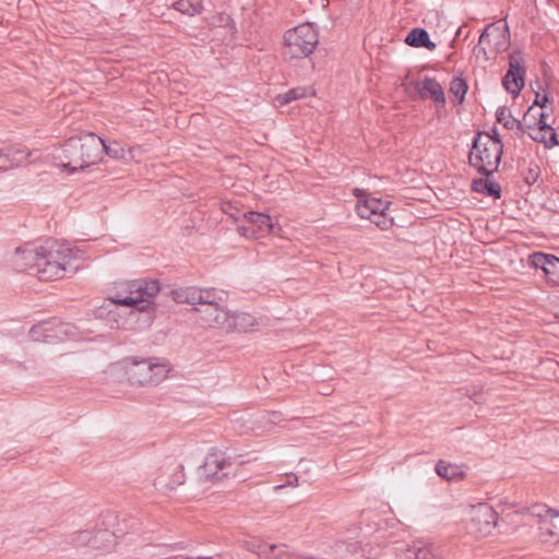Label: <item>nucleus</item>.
I'll return each instance as SVG.
<instances>
[{"label": "nucleus", "mask_w": 559, "mask_h": 559, "mask_svg": "<svg viewBox=\"0 0 559 559\" xmlns=\"http://www.w3.org/2000/svg\"><path fill=\"white\" fill-rule=\"evenodd\" d=\"M283 55L289 59L309 57L319 44V34L313 23H302L284 33Z\"/></svg>", "instance_id": "7"}, {"label": "nucleus", "mask_w": 559, "mask_h": 559, "mask_svg": "<svg viewBox=\"0 0 559 559\" xmlns=\"http://www.w3.org/2000/svg\"><path fill=\"white\" fill-rule=\"evenodd\" d=\"M484 140H489L492 148L496 150L498 155V162H501L502 153H503V144L501 140V135L497 129H492L491 132L485 131Z\"/></svg>", "instance_id": "36"}, {"label": "nucleus", "mask_w": 559, "mask_h": 559, "mask_svg": "<svg viewBox=\"0 0 559 559\" xmlns=\"http://www.w3.org/2000/svg\"><path fill=\"white\" fill-rule=\"evenodd\" d=\"M549 103H550V97L548 94L540 95V93H536V96H535V99H534V103L532 106H533V108L535 106L545 108Z\"/></svg>", "instance_id": "42"}, {"label": "nucleus", "mask_w": 559, "mask_h": 559, "mask_svg": "<svg viewBox=\"0 0 559 559\" xmlns=\"http://www.w3.org/2000/svg\"><path fill=\"white\" fill-rule=\"evenodd\" d=\"M418 92L423 97L430 96L436 104H445V95L439 82L431 76H425L418 86Z\"/></svg>", "instance_id": "23"}, {"label": "nucleus", "mask_w": 559, "mask_h": 559, "mask_svg": "<svg viewBox=\"0 0 559 559\" xmlns=\"http://www.w3.org/2000/svg\"><path fill=\"white\" fill-rule=\"evenodd\" d=\"M115 532L109 528L92 530L90 548L108 551L116 544Z\"/></svg>", "instance_id": "22"}, {"label": "nucleus", "mask_w": 559, "mask_h": 559, "mask_svg": "<svg viewBox=\"0 0 559 559\" xmlns=\"http://www.w3.org/2000/svg\"><path fill=\"white\" fill-rule=\"evenodd\" d=\"M237 229L240 233V235H242L246 238H254V239L260 238V235H258L257 230L250 224L238 225Z\"/></svg>", "instance_id": "40"}, {"label": "nucleus", "mask_w": 559, "mask_h": 559, "mask_svg": "<svg viewBox=\"0 0 559 559\" xmlns=\"http://www.w3.org/2000/svg\"><path fill=\"white\" fill-rule=\"evenodd\" d=\"M72 250L63 247L55 239H47L39 246V262L36 274L40 281H51L66 276L71 266Z\"/></svg>", "instance_id": "4"}, {"label": "nucleus", "mask_w": 559, "mask_h": 559, "mask_svg": "<svg viewBox=\"0 0 559 559\" xmlns=\"http://www.w3.org/2000/svg\"><path fill=\"white\" fill-rule=\"evenodd\" d=\"M174 8L182 14L194 16L200 14L203 5L200 2L192 3L190 0H179L174 3Z\"/></svg>", "instance_id": "34"}, {"label": "nucleus", "mask_w": 559, "mask_h": 559, "mask_svg": "<svg viewBox=\"0 0 559 559\" xmlns=\"http://www.w3.org/2000/svg\"><path fill=\"white\" fill-rule=\"evenodd\" d=\"M226 304L227 302L218 307L215 317L207 319V325L225 329L226 331L236 330L247 332V330L253 325L254 318L245 312H230L227 310Z\"/></svg>", "instance_id": "14"}, {"label": "nucleus", "mask_w": 559, "mask_h": 559, "mask_svg": "<svg viewBox=\"0 0 559 559\" xmlns=\"http://www.w3.org/2000/svg\"><path fill=\"white\" fill-rule=\"evenodd\" d=\"M185 481L183 465L175 460H167L158 468L153 485L156 490L168 493L183 485Z\"/></svg>", "instance_id": "13"}, {"label": "nucleus", "mask_w": 559, "mask_h": 559, "mask_svg": "<svg viewBox=\"0 0 559 559\" xmlns=\"http://www.w3.org/2000/svg\"><path fill=\"white\" fill-rule=\"evenodd\" d=\"M297 483H298V477H297L295 474H293V475H290V476H287V481H286V484H284V485H280V486H276V488H282V487H285V486H287V485H288V486H296V485H297Z\"/></svg>", "instance_id": "43"}, {"label": "nucleus", "mask_w": 559, "mask_h": 559, "mask_svg": "<svg viewBox=\"0 0 559 559\" xmlns=\"http://www.w3.org/2000/svg\"><path fill=\"white\" fill-rule=\"evenodd\" d=\"M461 35H462V29H461V27H460V28L456 31V33H455V38H454V39H452V43H451V46H452V47L454 46L455 39H456V38H459V36H461Z\"/></svg>", "instance_id": "44"}, {"label": "nucleus", "mask_w": 559, "mask_h": 559, "mask_svg": "<svg viewBox=\"0 0 559 559\" xmlns=\"http://www.w3.org/2000/svg\"><path fill=\"white\" fill-rule=\"evenodd\" d=\"M530 130L531 131H528V136L536 142L544 143V145L546 147L550 148V147L559 145L558 135L556 133V130H552V132L550 133L548 139L544 134V131H540V129H537L534 126Z\"/></svg>", "instance_id": "31"}, {"label": "nucleus", "mask_w": 559, "mask_h": 559, "mask_svg": "<svg viewBox=\"0 0 559 559\" xmlns=\"http://www.w3.org/2000/svg\"><path fill=\"white\" fill-rule=\"evenodd\" d=\"M496 118L500 124H502L507 129H516L519 130L520 134L523 135L526 133L527 129H532L533 126L528 124L530 118H536L533 115V106H530L526 110L525 115L523 116V120H519L516 118H513L508 109L507 106H500L497 109Z\"/></svg>", "instance_id": "17"}, {"label": "nucleus", "mask_w": 559, "mask_h": 559, "mask_svg": "<svg viewBox=\"0 0 559 559\" xmlns=\"http://www.w3.org/2000/svg\"><path fill=\"white\" fill-rule=\"evenodd\" d=\"M243 218L248 224L253 226L260 237L264 234L275 233V225L273 224L271 216L265 213L248 211L243 213Z\"/></svg>", "instance_id": "21"}, {"label": "nucleus", "mask_w": 559, "mask_h": 559, "mask_svg": "<svg viewBox=\"0 0 559 559\" xmlns=\"http://www.w3.org/2000/svg\"><path fill=\"white\" fill-rule=\"evenodd\" d=\"M46 326L47 325L45 324H40V322L38 324L33 325L28 332L29 338L34 342L56 344L57 336H47V334H45V331H47Z\"/></svg>", "instance_id": "33"}, {"label": "nucleus", "mask_w": 559, "mask_h": 559, "mask_svg": "<svg viewBox=\"0 0 559 559\" xmlns=\"http://www.w3.org/2000/svg\"><path fill=\"white\" fill-rule=\"evenodd\" d=\"M104 153L114 159L126 158V150L120 142L111 141L106 143V141L102 138L100 158L103 157Z\"/></svg>", "instance_id": "30"}, {"label": "nucleus", "mask_w": 559, "mask_h": 559, "mask_svg": "<svg viewBox=\"0 0 559 559\" xmlns=\"http://www.w3.org/2000/svg\"><path fill=\"white\" fill-rule=\"evenodd\" d=\"M156 358L127 357L121 362L126 381L131 385H157L169 371L165 364Z\"/></svg>", "instance_id": "6"}, {"label": "nucleus", "mask_w": 559, "mask_h": 559, "mask_svg": "<svg viewBox=\"0 0 559 559\" xmlns=\"http://www.w3.org/2000/svg\"><path fill=\"white\" fill-rule=\"evenodd\" d=\"M386 522L377 510L367 509L364 510L358 519L359 534L356 535V542L353 544V554L360 552L361 557L366 558H378L381 556L384 546L378 543V539H371L370 537L385 528Z\"/></svg>", "instance_id": "5"}, {"label": "nucleus", "mask_w": 559, "mask_h": 559, "mask_svg": "<svg viewBox=\"0 0 559 559\" xmlns=\"http://www.w3.org/2000/svg\"><path fill=\"white\" fill-rule=\"evenodd\" d=\"M404 43L412 47H424L430 51L436 49V43L430 39L429 33L421 27H416L408 32Z\"/></svg>", "instance_id": "25"}, {"label": "nucleus", "mask_w": 559, "mask_h": 559, "mask_svg": "<svg viewBox=\"0 0 559 559\" xmlns=\"http://www.w3.org/2000/svg\"><path fill=\"white\" fill-rule=\"evenodd\" d=\"M37 262H39V246L34 247L32 243L17 247L11 258L12 266L17 272L26 270L36 272Z\"/></svg>", "instance_id": "16"}, {"label": "nucleus", "mask_w": 559, "mask_h": 559, "mask_svg": "<svg viewBox=\"0 0 559 559\" xmlns=\"http://www.w3.org/2000/svg\"><path fill=\"white\" fill-rule=\"evenodd\" d=\"M311 95H314V90H312L311 87L297 86L288 90L285 93L276 95L274 100L280 107H283L290 104L294 100L301 99Z\"/></svg>", "instance_id": "27"}, {"label": "nucleus", "mask_w": 559, "mask_h": 559, "mask_svg": "<svg viewBox=\"0 0 559 559\" xmlns=\"http://www.w3.org/2000/svg\"><path fill=\"white\" fill-rule=\"evenodd\" d=\"M102 138L94 132H83L67 139L55 150L53 159L63 171L75 174L100 160Z\"/></svg>", "instance_id": "2"}, {"label": "nucleus", "mask_w": 559, "mask_h": 559, "mask_svg": "<svg viewBox=\"0 0 559 559\" xmlns=\"http://www.w3.org/2000/svg\"><path fill=\"white\" fill-rule=\"evenodd\" d=\"M489 28H490V26H487L485 29L481 31L480 36H479L478 45L475 48V51L478 50L479 53H484L485 55L486 60H488L489 57L487 56V51H486L485 48H483L481 44L489 36V33H488Z\"/></svg>", "instance_id": "41"}, {"label": "nucleus", "mask_w": 559, "mask_h": 559, "mask_svg": "<svg viewBox=\"0 0 559 559\" xmlns=\"http://www.w3.org/2000/svg\"><path fill=\"white\" fill-rule=\"evenodd\" d=\"M435 471L439 477L445 480H462L465 478V472L462 471V467L459 465H453V463L447 462L444 460H439L436 463Z\"/></svg>", "instance_id": "26"}, {"label": "nucleus", "mask_w": 559, "mask_h": 559, "mask_svg": "<svg viewBox=\"0 0 559 559\" xmlns=\"http://www.w3.org/2000/svg\"><path fill=\"white\" fill-rule=\"evenodd\" d=\"M92 540V530L79 531L72 534L71 543L76 546H87L90 547V542Z\"/></svg>", "instance_id": "37"}, {"label": "nucleus", "mask_w": 559, "mask_h": 559, "mask_svg": "<svg viewBox=\"0 0 559 559\" xmlns=\"http://www.w3.org/2000/svg\"><path fill=\"white\" fill-rule=\"evenodd\" d=\"M233 462L225 452L215 450L205 456L198 469L199 479L203 483H215L227 478L231 472Z\"/></svg>", "instance_id": "10"}, {"label": "nucleus", "mask_w": 559, "mask_h": 559, "mask_svg": "<svg viewBox=\"0 0 559 559\" xmlns=\"http://www.w3.org/2000/svg\"><path fill=\"white\" fill-rule=\"evenodd\" d=\"M450 92L456 97L457 103L462 104L468 92V84L462 76H454L450 84Z\"/></svg>", "instance_id": "32"}, {"label": "nucleus", "mask_w": 559, "mask_h": 559, "mask_svg": "<svg viewBox=\"0 0 559 559\" xmlns=\"http://www.w3.org/2000/svg\"><path fill=\"white\" fill-rule=\"evenodd\" d=\"M40 324L47 325V331H45L47 336H58L56 337V343L62 342L67 336L71 334L72 326L69 323L61 322L57 319L43 321Z\"/></svg>", "instance_id": "29"}, {"label": "nucleus", "mask_w": 559, "mask_h": 559, "mask_svg": "<svg viewBox=\"0 0 559 559\" xmlns=\"http://www.w3.org/2000/svg\"><path fill=\"white\" fill-rule=\"evenodd\" d=\"M100 524L104 526L103 528H109L115 532V536L124 535L128 533L129 528L135 530L136 523L135 520L131 519L130 524L127 523V520L123 519L122 522L119 520V515L115 511H106L100 514Z\"/></svg>", "instance_id": "20"}, {"label": "nucleus", "mask_w": 559, "mask_h": 559, "mask_svg": "<svg viewBox=\"0 0 559 559\" xmlns=\"http://www.w3.org/2000/svg\"><path fill=\"white\" fill-rule=\"evenodd\" d=\"M352 192L357 199L355 211L361 219L374 224L380 230H389L394 225L393 217L386 213L389 203L372 198L370 193L358 188Z\"/></svg>", "instance_id": "8"}, {"label": "nucleus", "mask_w": 559, "mask_h": 559, "mask_svg": "<svg viewBox=\"0 0 559 559\" xmlns=\"http://www.w3.org/2000/svg\"><path fill=\"white\" fill-rule=\"evenodd\" d=\"M498 522V513L486 502L472 506L467 528L471 534L486 536L491 534Z\"/></svg>", "instance_id": "12"}, {"label": "nucleus", "mask_w": 559, "mask_h": 559, "mask_svg": "<svg viewBox=\"0 0 559 559\" xmlns=\"http://www.w3.org/2000/svg\"><path fill=\"white\" fill-rule=\"evenodd\" d=\"M162 292V286L157 280L140 278L124 282L121 284V290L106 298L102 306L95 310L96 318L106 319L108 322H116L117 312L112 307H128L140 312L154 310V297Z\"/></svg>", "instance_id": "1"}, {"label": "nucleus", "mask_w": 559, "mask_h": 559, "mask_svg": "<svg viewBox=\"0 0 559 559\" xmlns=\"http://www.w3.org/2000/svg\"><path fill=\"white\" fill-rule=\"evenodd\" d=\"M472 191L488 195L495 200L501 199V185L491 180V177L473 179Z\"/></svg>", "instance_id": "24"}, {"label": "nucleus", "mask_w": 559, "mask_h": 559, "mask_svg": "<svg viewBox=\"0 0 559 559\" xmlns=\"http://www.w3.org/2000/svg\"><path fill=\"white\" fill-rule=\"evenodd\" d=\"M164 294L177 304H189L200 312V318L207 324V319L215 317L218 307L227 302V293L215 288L195 286L167 287Z\"/></svg>", "instance_id": "3"}, {"label": "nucleus", "mask_w": 559, "mask_h": 559, "mask_svg": "<svg viewBox=\"0 0 559 559\" xmlns=\"http://www.w3.org/2000/svg\"><path fill=\"white\" fill-rule=\"evenodd\" d=\"M533 115L536 117L535 119L534 118H530L528 119V124H534L535 128L539 129V131H550V134L552 132V130H555V128H552L551 126H549L547 123V117L548 115L545 114V112H539V114H534Z\"/></svg>", "instance_id": "38"}, {"label": "nucleus", "mask_w": 559, "mask_h": 559, "mask_svg": "<svg viewBox=\"0 0 559 559\" xmlns=\"http://www.w3.org/2000/svg\"><path fill=\"white\" fill-rule=\"evenodd\" d=\"M485 131H477L472 140V148L468 153L469 166L483 176H491L499 169L496 150L490 140H484Z\"/></svg>", "instance_id": "9"}, {"label": "nucleus", "mask_w": 559, "mask_h": 559, "mask_svg": "<svg viewBox=\"0 0 559 559\" xmlns=\"http://www.w3.org/2000/svg\"><path fill=\"white\" fill-rule=\"evenodd\" d=\"M523 180L528 185H533L538 181L540 178V167L539 164L535 162H530L526 169L522 170Z\"/></svg>", "instance_id": "35"}, {"label": "nucleus", "mask_w": 559, "mask_h": 559, "mask_svg": "<svg viewBox=\"0 0 559 559\" xmlns=\"http://www.w3.org/2000/svg\"><path fill=\"white\" fill-rule=\"evenodd\" d=\"M433 548L423 542H415L406 545L404 548L405 559H431L433 558Z\"/></svg>", "instance_id": "28"}, {"label": "nucleus", "mask_w": 559, "mask_h": 559, "mask_svg": "<svg viewBox=\"0 0 559 559\" xmlns=\"http://www.w3.org/2000/svg\"><path fill=\"white\" fill-rule=\"evenodd\" d=\"M536 508L539 510L536 514L539 516L540 535L559 540V512L546 509L544 506H537ZM533 512L535 513V510Z\"/></svg>", "instance_id": "18"}, {"label": "nucleus", "mask_w": 559, "mask_h": 559, "mask_svg": "<svg viewBox=\"0 0 559 559\" xmlns=\"http://www.w3.org/2000/svg\"><path fill=\"white\" fill-rule=\"evenodd\" d=\"M524 53L521 49L513 50L509 56V69L502 76L501 84L504 90L516 97L525 86L526 68Z\"/></svg>", "instance_id": "11"}, {"label": "nucleus", "mask_w": 559, "mask_h": 559, "mask_svg": "<svg viewBox=\"0 0 559 559\" xmlns=\"http://www.w3.org/2000/svg\"><path fill=\"white\" fill-rule=\"evenodd\" d=\"M31 156V152L25 147L9 145L0 148L1 168L8 170L13 167H19Z\"/></svg>", "instance_id": "19"}, {"label": "nucleus", "mask_w": 559, "mask_h": 559, "mask_svg": "<svg viewBox=\"0 0 559 559\" xmlns=\"http://www.w3.org/2000/svg\"><path fill=\"white\" fill-rule=\"evenodd\" d=\"M278 547L275 544L259 545L258 555L259 556H264V557H269V556H273V557H276V558L281 557L282 552H278V554L275 552V550Z\"/></svg>", "instance_id": "39"}, {"label": "nucleus", "mask_w": 559, "mask_h": 559, "mask_svg": "<svg viewBox=\"0 0 559 559\" xmlns=\"http://www.w3.org/2000/svg\"><path fill=\"white\" fill-rule=\"evenodd\" d=\"M528 264L535 269H540L550 285H559V258L557 255L534 252L528 257Z\"/></svg>", "instance_id": "15"}]
</instances>
